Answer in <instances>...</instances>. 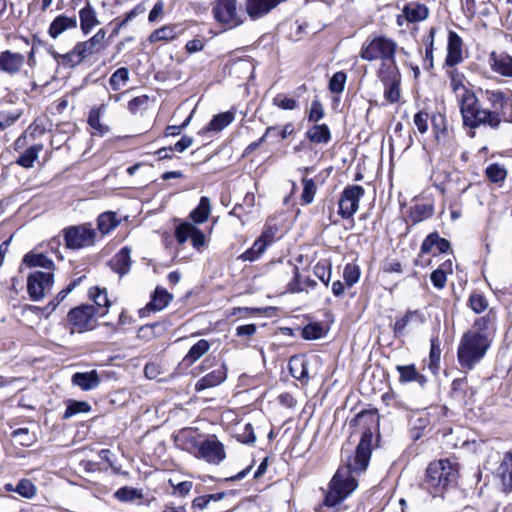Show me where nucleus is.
I'll return each mask as SVG.
<instances>
[{"label": "nucleus", "instance_id": "1", "mask_svg": "<svg viewBox=\"0 0 512 512\" xmlns=\"http://www.w3.org/2000/svg\"><path fill=\"white\" fill-rule=\"evenodd\" d=\"M373 434L366 430L360 439L353 456L347 458L346 465L340 467L330 482L325 504L333 507L343 501L358 486L354 475L364 472L371 457Z\"/></svg>", "mask_w": 512, "mask_h": 512}, {"label": "nucleus", "instance_id": "2", "mask_svg": "<svg viewBox=\"0 0 512 512\" xmlns=\"http://www.w3.org/2000/svg\"><path fill=\"white\" fill-rule=\"evenodd\" d=\"M494 332V323L490 318L480 317L463 334L457 352L462 368L471 370L485 357L493 341Z\"/></svg>", "mask_w": 512, "mask_h": 512}, {"label": "nucleus", "instance_id": "3", "mask_svg": "<svg viewBox=\"0 0 512 512\" xmlns=\"http://www.w3.org/2000/svg\"><path fill=\"white\" fill-rule=\"evenodd\" d=\"M485 95L491 109L482 108L476 97L477 118L473 123L463 121V125L471 129L482 125L497 129L502 122L512 123V99L499 90H486Z\"/></svg>", "mask_w": 512, "mask_h": 512}, {"label": "nucleus", "instance_id": "4", "mask_svg": "<svg viewBox=\"0 0 512 512\" xmlns=\"http://www.w3.org/2000/svg\"><path fill=\"white\" fill-rule=\"evenodd\" d=\"M446 74L449 78L450 88L458 99L462 120L468 123L475 122L477 118V111L475 110L476 95L465 86V76L455 67H448Z\"/></svg>", "mask_w": 512, "mask_h": 512}, {"label": "nucleus", "instance_id": "5", "mask_svg": "<svg viewBox=\"0 0 512 512\" xmlns=\"http://www.w3.org/2000/svg\"><path fill=\"white\" fill-rule=\"evenodd\" d=\"M105 39L106 31L101 28L88 40L78 42L70 52L66 54L54 53V57L61 60L62 64L74 67L93 54L103 51L107 47Z\"/></svg>", "mask_w": 512, "mask_h": 512}, {"label": "nucleus", "instance_id": "6", "mask_svg": "<svg viewBox=\"0 0 512 512\" xmlns=\"http://www.w3.org/2000/svg\"><path fill=\"white\" fill-rule=\"evenodd\" d=\"M455 476L452 463L448 459H440L428 465L424 485L433 496H437L447 489Z\"/></svg>", "mask_w": 512, "mask_h": 512}, {"label": "nucleus", "instance_id": "7", "mask_svg": "<svg viewBox=\"0 0 512 512\" xmlns=\"http://www.w3.org/2000/svg\"><path fill=\"white\" fill-rule=\"evenodd\" d=\"M397 48L393 39L377 36L362 46L360 56L366 61H385L395 57Z\"/></svg>", "mask_w": 512, "mask_h": 512}, {"label": "nucleus", "instance_id": "8", "mask_svg": "<svg viewBox=\"0 0 512 512\" xmlns=\"http://www.w3.org/2000/svg\"><path fill=\"white\" fill-rule=\"evenodd\" d=\"M104 315L105 311H97L94 305L83 304L69 311L67 321L71 332L82 333L92 330L96 325V317Z\"/></svg>", "mask_w": 512, "mask_h": 512}, {"label": "nucleus", "instance_id": "9", "mask_svg": "<svg viewBox=\"0 0 512 512\" xmlns=\"http://www.w3.org/2000/svg\"><path fill=\"white\" fill-rule=\"evenodd\" d=\"M54 284L53 272L34 271L27 279V292L33 301H40L51 290Z\"/></svg>", "mask_w": 512, "mask_h": 512}, {"label": "nucleus", "instance_id": "10", "mask_svg": "<svg viewBox=\"0 0 512 512\" xmlns=\"http://www.w3.org/2000/svg\"><path fill=\"white\" fill-rule=\"evenodd\" d=\"M215 19L230 28L242 23L241 12L237 7L236 0H217L213 7Z\"/></svg>", "mask_w": 512, "mask_h": 512}, {"label": "nucleus", "instance_id": "11", "mask_svg": "<svg viewBox=\"0 0 512 512\" xmlns=\"http://www.w3.org/2000/svg\"><path fill=\"white\" fill-rule=\"evenodd\" d=\"M96 231L90 225L71 227L65 232L68 248L80 249L94 244Z\"/></svg>", "mask_w": 512, "mask_h": 512}, {"label": "nucleus", "instance_id": "12", "mask_svg": "<svg viewBox=\"0 0 512 512\" xmlns=\"http://www.w3.org/2000/svg\"><path fill=\"white\" fill-rule=\"evenodd\" d=\"M363 195L364 189L360 185H352L344 189L339 199V214L342 218H351L357 212Z\"/></svg>", "mask_w": 512, "mask_h": 512}, {"label": "nucleus", "instance_id": "13", "mask_svg": "<svg viewBox=\"0 0 512 512\" xmlns=\"http://www.w3.org/2000/svg\"><path fill=\"white\" fill-rule=\"evenodd\" d=\"M195 456L210 464L217 465L225 459L226 454L223 444L213 437L199 444Z\"/></svg>", "mask_w": 512, "mask_h": 512}, {"label": "nucleus", "instance_id": "14", "mask_svg": "<svg viewBox=\"0 0 512 512\" xmlns=\"http://www.w3.org/2000/svg\"><path fill=\"white\" fill-rule=\"evenodd\" d=\"M175 235L180 244L185 243L190 238L193 247L196 249H200L206 244V237L203 232L188 222L181 223L176 228Z\"/></svg>", "mask_w": 512, "mask_h": 512}, {"label": "nucleus", "instance_id": "15", "mask_svg": "<svg viewBox=\"0 0 512 512\" xmlns=\"http://www.w3.org/2000/svg\"><path fill=\"white\" fill-rule=\"evenodd\" d=\"M424 322L425 317L420 311H407L403 317L396 319L393 330L397 337L404 336L407 330H415Z\"/></svg>", "mask_w": 512, "mask_h": 512}, {"label": "nucleus", "instance_id": "16", "mask_svg": "<svg viewBox=\"0 0 512 512\" xmlns=\"http://www.w3.org/2000/svg\"><path fill=\"white\" fill-rule=\"evenodd\" d=\"M428 17V8L424 4L411 2L404 6L402 13L397 16V24L402 27L406 23L425 20Z\"/></svg>", "mask_w": 512, "mask_h": 512}, {"label": "nucleus", "instance_id": "17", "mask_svg": "<svg viewBox=\"0 0 512 512\" xmlns=\"http://www.w3.org/2000/svg\"><path fill=\"white\" fill-rule=\"evenodd\" d=\"M275 233L271 228L265 229L260 237L254 242L253 246L245 251L240 259L243 261H254L258 259L266 250V248L273 242Z\"/></svg>", "mask_w": 512, "mask_h": 512}, {"label": "nucleus", "instance_id": "18", "mask_svg": "<svg viewBox=\"0 0 512 512\" xmlns=\"http://www.w3.org/2000/svg\"><path fill=\"white\" fill-rule=\"evenodd\" d=\"M25 63L23 54L5 50L0 53V71L8 75L18 74Z\"/></svg>", "mask_w": 512, "mask_h": 512}, {"label": "nucleus", "instance_id": "19", "mask_svg": "<svg viewBox=\"0 0 512 512\" xmlns=\"http://www.w3.org/2000/svg\"><path fill=\"white\" fill-rule=\"evenodd\" d=\"M463 42L457 33L450 31L448 35L447 56L445 66L455 67L463 61Z\"/></svg>", "mask_w": 512, "mask_h": 512}, {"label": "nucleus", "instance_id": "20", "mask_svg": "<svg viewBox=\"0 0 512 512\" xmlns=\"http://www.w3.org/2000/svg\"><path fill=\"white\" fill-rule=\"evenodd\" d=\"M490 65L494 72L504 76L512 77V57L506 53L492 52Z\"/></svg>", "mask_w": 512, "mask_h": 512}, {"label": "nucleus", "instance_id": "21", "mask_svg": "<svg viewBox=\"0 0 512 512\" xmlns=\"http://www.w3.org/2000/svg\"><path fill=\"white\" fill-rule=\"evenodd\" d=\"M505 492L512 491V452H507L496 471Z\"/></svg>", "mask_w": 512, "mask_h": 512}, {"label": "nucleus", "instance_id": "22", "mask_svg": "<svg viewBox=\"0 0 512 512\" xmlns=\"http://www.w3.org/2000/svg\"><path fill=\"white\" fill-rule=\"evenodd\" d=\"M77 27L76 17H68L66 15L57 16L49 26L48 34L51 38L56 39L67 30Z\"/></svg>", "mask_w": 512, "mask_h": 512}, {"label": "nucleus", "instance_id": "23", "mask_svg": "<svg viewBox=\"0 0 512 512\" xmlns=\"http://www.w3.org/2000/svg\"><path fill=\"white\" fill-rule=\"evenodd\" d=\"M79 19L80 28L84 35L89 34L93 28L100 24L97 12L90 3H87L82 9H80Z\"/></svg>", "mask_w": 512, "mask_h": 512}, {"label": "nucleus", "instance_id": "24", "mask_svg": "<svg viewBox=\"0 0 512 512\" xmlns=\"http://www.w3.org/2000/svg\"><path fill=\"white\" fill-rule=\"evenodd\" d=\"M72 383L84 391L95 389L100 384L99 375L96 370L88 372H77L72 376Z\"/></svg>", "mask_w": 512, "mask_h": 512}, {"label": "nucleus", "instance_id": "25", "mask_svg": "<svg viewBox=\"0 0 512 512\" xmlns=\"http://www.w3.org/2000/svg\"><path fill=\"white\" fill-rule=\"evenodd\" d=\"M227 377V372L224 366H221L212 372L208 373L204 377L200 378L195 388L197 391H201L207 388L215 387L221 384Z\"/></svg>", "mask_w": 512, "mask_h": 512}, {"label": "nucleus", "instance_id": "26", "mask_svg": "<svg viewBox=\"0 0 512 512\" xmlns=\"http://www.w3.org/2000/svg\"><path fill=\"white\" fill-rule=\"evenodd\" d=\"M283 0H247V13L252 18L260 17L275 8Z\"/></svg>", "mask_w": 512, "mask_h": 512}, {"label": "nucleus", "instance_id": "27", "mask_svg": "<svg viewBox=\"0 0 512 512\" xmlns=\"http://www.w3.org/2000/svg\"><path fill=\"white\" fill-rule=\"evenodd\" d=\"M130 254L131 250L128 247H123L111 260L112 269L120 275L128 273L131 265Z\"/></svg>", "mask_w": 512, "mask_h": 512}, {"label": "nucleus", "instance_id": "28", "mask_svg": "<svg viewBox=\"0 0 512 512\" xmlns=\"http://www.w3.org/2000/svg\"><path fill=\"white\" fill-rule=\"evenodd\" d=\"M173 296L164 288L157 287L151 301L146 305L148 311H161L172 300Z\"/></svg>", "mask_w": 512, "mask_h": 512}, {"label": "nucleus", "instance_id": "29", "mask_svg": "<svg viewBox=\"0 0 512 512\" xmlns=\"http://www.w3.org/2000/svg\"><path fill=\"white\" fill-rule=\"evenodd\" d=\"M378 76L384 83L400 81V73L395 62V57L390 58L389 60L381 61V65L378 70Z\"/></svg>", "mask_w": 512, "mask_h": 512}, {"label": "nucleus", "instance_id": "30", "mask_svg": "<svg viewBox=\"0 0 512 512\" xmlns=\"http://www.w3.org/2000/svg\"><path fill=\"white\" fill-rule=\"evenodd\" d=\"M182 33V29L179 25H165L159 29H156L149 37L150 42L158 41H171L177 38Z\"/></svg>", "mask_w": 512, "mask_h": 512}, {"label": "nucleus", "instance_id": "31", "mask_svg": "<svg viewBox=\"0 0 512 512\" xmlns=\"http://www.w3.org/2000/svg\"><path fill=\"white\" fill-rule=\"evenodd\" d=\"M210 346L211 345L207 340L200 339L189 349L183 358V363L187 366H191L209 351Z\"/></svg>", "mask_w": 512, "mask_h": 512}, {"label": "nucleus", "instance_id": "32", "mask_svg": "<svg viewBox=\"0 0 512 512\" xmlns=\"http://www.w3.org/2000/svg\"><path fill=\"white\" fill-rule=\"evenodd\" d=\"M106 112V106L101 104L97 108H93L89 112L88 124L98 135H105L109 131V127L100 122L101 116Z\"/></svg>", "mask_w": 512, "mask_h": 512}, {"label": "nucleus", "instance_id": "33", "mask_svg": "<svg viewBox=\"0 0 512 512\" xmlns=\"http://www.w3.org/2000/svg\"><path fill=\"white\" fill-rule=\"evenodd\" d=\"M235 119V114L232 111H226L220 113L212 118L209 124L203 129V132H220L228 125H230Z\"/></svg>", "mask_w": 512, "mask_h": 512}, {"label": "nucleus", "instance_id": "34", "mask_svg": "<svg viewBox=\"0 0 512 512\" xmlns=\"http://www.w3.org/2000/svg\"><path fill=\"white\" fill-rule=\"evenodd\" d=\"M433 247L441 253H445L450 249V243L444 238H440L437 233L429 234L421 245L422 253H429Z\"/></svg>", "mask_w": 512, "mask_h": 512}, {"label": "nucleus", "instance_id": "35", "mask_svg": "<svg viewBox=\"0 0 512 512\" xmlns=\"http://www.w3.org/2000/svg\"><path fill=\"white\" fill-rule=\"evenodd\" d=\"M23 263L28 267H41L46 269V272L54 270V263L51 259L42 253H28L23 258Z\"/></svg>", "mask_w": 512, "mask_h": 512}, {"label": "nucleus", "instance_id": "36", "mask_svg": "<svg viewBox=\"0 0 512 512\" xmlns=\"http://www.w3.org/2000/svg\"><path fill=\"white\" fill-rule=\"evenodd\" d=\"M211 212L210 200L208 197H201L198 206L191 211L190 218L194 223H204Z\"/></svg>", "mask_w": 512, "mask_h": 512}, {"label": "nucleus", "instance_id": "37", "mask_svg": "<svg viewBox=\"0 0 512 512\" xmlns=\"http://www.w3.org/2000/svg\"><path fill=\"white\" fill-rule=\"evenodd\" d=\"M307 138L313 143H328L331 133L326 124H316L307 131Z\"/></svg>", "mask_w": 512, "mask_h": 512}, {"label": "nucleus", "instance_id": "38", "mask_svg": "<svg viewBox=\"0 0 512 512\" xmlns=\"http://www.w3.org/2000/svg\"><path fill=\"white\" fill-rule=\"evenodd\" d=\"M98 230L102 234H108L115 229L120 221L117 219V215L114 212L108 211L99 215L98 217Z\"/></svg>", "mask_w": 512, "mask_h": 512}, {"label": "nucleus", "instance_id": "39", "mask_svg": "<svg viewBox=\"0 0 512 512\" xmlns=\"http://www.w3.org/2000/svg\"><path fill=\"white\" fill-rule=\"evenodd\" d=\"M89 296L93 300V305L97 311H105V313L107 312V308L109 307L110 302L107 296V291L105 289L93 287L89 290Z\"/></svg>", "mask_w": 512, "mask_h": 512}, {"label": "nucleus", "instance_id": "40", "mask_svg": "<svg viewBox=\"0 0 512 512\" xmlns=\"http://www.w3.org/2000/svg\"><path fill=\"white\" fill-rule=\"evenodd\" d=\"M485 174L491 182L502 183L507 177V170L503 165L493 163L486 168Z\"/></svg>", "mask_w": 512, "mask_h": 512}, {"label": "nucleus", "instance_id": "41", "mask_svg": "<svg viewBox=\"0 0 512 512\" xmlns=\"http://www.w3.org/2000/svg\"><path fill=\"white\" fill-rule=\"evenodd\" d=\"M291 375L298 380L308 379L307 364L300 358H292L289 363Z\"/></svg>", "mask_w": 512, "mask_h": 512}, {"label": "nucleus", "instance_id": "42", "mask_svg": "<svg viewBox=\"0 0 512 512\" xmlns=\"http://www.w3.org/2000/svg\"><path fill=\"white\" fill-rule=\"evenodd\" d=\"M129 80V71L125 67L117 69L110 77L109 84L113 91H118Z\"/></svg>", "mask_w": 512, "mask_h": 512}, {"label": "nucleus", "instance_id": "43", "mask_svg": "<svg viewBox=\"0 0 512 512\" xmlns=\"http://www.w3.org/2000/svg\"><path fill=\"white\" fill-rule=\"evenodd\" d=\"M397 371L400 374V381L401 382H411V381H419L421 382L423 380V376L420 375L414 365H406L401 366L398 365L396 367Z\"/></svg>", "mask_w": 512, "mask_h": 512}, {"label": "nucleus", "instance_id": "44", "mask_svg": "<svg viewBox=\"0 0 512 512\" xmlns=\"http://www.w3.org/2000/svg\"><path fill=\"white\" fill-rule=\"evenodd\" d=\"M91 410V406L86 401H72L67 406L64 419H69L78 413H88Z\"/></svg>", "mask_w": 512, "mask_h": 512}, {"label": "nucleus", "instance_id": "45", "mask_svg": "<svg viewBox=\"0 0 512 512\" xmlns=\"http://www.w3.org/2000/svg\"><path fill=\"white\" fill-rule=\"evenodd\" d=\"M360 268L358 265L354 263H348L344 267L343 271V278L345 280V283L348 287H352L354 284H356L360 278Z\"/></svg>", "mask_w": 512, "mask_h": 512}, {"label": "nucleus", "instance_id": "46", "mask_svg": "<svg viewBox=\"0 0 512 512\" xmlns=\"http://www.w3.org/2000/svg\"><path fill=\"white\" fill-rule=\"evenodd\" d=\"M41 147L32 146L28 148L17 160V163L23 167L30 168L33 166Z\"/></svg>", "mask_w": 512, "mask_h": 512}, {"label": "nucleus", "instance_id": "47", "mask_svg": "<svg viewBox=\"0 0 512 512\" xmlns=\"http://www.w3.org/2000/svg\"><path fill=\"white\" fill-rule=\"evenodd\" d=\"M324 334V328L319 323H309L302 330V337L306 340L320 339Z\"/></svg>", "mask_w": 512, "mask_h": 512}, {"label": "nucleus", "instance_id": "48", "mask_svg": "<svg viewBox=\"0 0 512 512\" xmlns=\"http://www.w3.org/2000/svg\"><path fill=\"white\" fill-rule=\"evenodd\" d=\"M432 125L433 131L435 134V139L438 143L444 141V136L447 132L445 117L441 114L433 115L432 117Z\"/></svg>", "mask_w": 512, "mask_h": 512}, {"label": "nucleus", "instance_id": "49", "mask_svg": "<svg viewBox=\"0 0 512 512\" xmlns=\"http://www.w3.org/2000/svg\"><path fill=\"white\" fill-rule=\"evenodd\" d=\"M15 491L24 498H32L36 494V486L29 479H22L17 484Z\"/></svg>", "mask_w": 512, "mask_h": 512}, {"label": "nucleus", "instance_id": "50", "mask_svg": "<svg viewBox=\"0 0 512 512\" xmlns=\"http://www.w3.org/2000/svg\"><path fill=\"white\" fill-rule=\"evenodd\" d=\"M303 192L301 195V199L305 204H310L314 200V196L316 193V185L312 179L303 178Z\"/></svg>", "mask_w": 512, "mask_h": 512}, {"label": "nucleus", "instance_id": "51", "mask_svg": "<svg viewBox=\"0 0 512 512\" xmlns=\"http://www.w3.org/2000/svg\"><path fill=\"white\" fill-rule=\"evenodd\" d=\"M346 74L342 71L336 72L329 81V89L332 93H341L344 90Z\"/></svg>", "mask_w": 512, "mask_h": 512}, {"label": "nucleus", "instance_id": "52", "mask_svg": "<svg viewBox=\"0 0 512 512\" xmlns=\"http://www.w3.org/2000/svg\"><path fill=\"white\" fill-rule=\"evenodd\" d=\"M115 497L120 501L128 502L136 498H140L141 494L137 489L130 487H122L115 492Z\"/></svg>", "mask_w": 512, "mask_h": 512}, {"label": "nucleus", "instance_id": "53", "mask_svg": "<svg viewBox=\"0 0 512 512\" xmlns=\"http://www.w3.org/2000/svg\"><path fill=\"white\" fill-rule=\"evenodd\" d=\"M387 88L385 90V98L390 103H395L400 98V89L399 84L400 81H391V82H385Z\"/></svg>", "mask_w": 512, "mask_h": 512}, {"label": "nucleus", "instance_id": "54", "mask_svg": "<svg viewBox=\"0 0 512 512\" xmlns=\"http://www.w3.org/2000/svg\"><path fill=\"white\" fill-rule=\"evenodd\" d=\"M273 104L284 110H293L297 107V102L283 94H278L273 99Z\"/></svg>", "mask_w": 512, "mask_h": 512}, {"label": "nucleus", "instance_id": "55", "mask_svg": "<svg viewBox=\"0 0 512 512\" xmlns=\"http://www.w3.org/2000/svg\"><path fill=\"white\" fill-rule=\"evenodd\" d=\"M431 282L437 289H443L447 281V272L443 268H438L431 273Z\"/></svg>", "mask_w": 512, "mask_h": 512}, {"label": "nucleus", "instance_id": "56", "mask_svg": "<svg viewBox=\"0 0 512 512\" xmlns=\"http://www.w3.org/2000/svg\"><path fill=\"white\" fill-rule=\"evenodd\" d=\"M469 302H470V307L476 313H481L484 310H486L488 307V302H487L486 298L480 294L471 295Z\"/></svg>", "mask_w": 512, "mask_h": 512}, {"label": "nucleus", "instance_id": "57", "mask_svg": "<svg viewBox=\"0 0 512 512\" xmlns=\"http://www.w3.org/2000/svg\"><path fill=\"white\" fill-rule=\"evenodd\" d=\"M324 117V108L319 100L311 103L308 119L312 122H318Z\"/></svg>", "mask_w": 512, "mask_h": 512}, {"label": "nucleus", "instance_id": "58", "mask_svg": "<svg viewBox=\"0 0 512 512\" xmlns=\"http://www.w3.org/2000/svg\"><path fill=\"white\" fill-rule=\"evenodd\" d=\"M429 115L426 112L420 111L414 115V124L418 131L422 134L428 131Z\"/></svg>", "mask_w": 512, "mask_h": 512}, {"label": "nucleus", "instance_id": "59", "mask_svg": "<svg viewBox=\"0 0 512 512\" xmlns=\"http://www.w3.org/2000/svg\"><path fill=\"white\" fill-rule=\"evenodd\" d=\"M12 435L21 445L29 446L33 442V437L29 435L28 428H19Z\"/></svg>", "mask_w": 512, "mask_h": 512}, {"label": "nucleus", "instance_id": "60", "mask_svg": "<svg viewBox=\"0 0 512 512\" xmlns=\"http://www.w3.org/2000/svg\"><path fill=\"white\" fill-rule=\"evenodd\" d=\"M315 275L326 285L328 286L330 277H331V269L325 264H317L315 266Z\"/></svg>", "mask_w": 512, "mask_h": 512}, {"label": "nucleus", "instance_id": "61", "mask_svg": "<svg viewBox=\"0 0 512 512\" xmlns=\"http://www.w3.org/2000/svg\"><path fill=\"white\" fill-rule=\"evenodd\" d=\"M20 117L19 113H0V129L12 126Z\"/></svg>", "mask_w": 512, "mask_h": 512}, {"label": "nucleus", "instance_id": "62", "mask_svg": "<svg viewBox=\"0 0 512 512\" xmlns=\"http://www.w3.org/2000/svg\"><path fill=\"white\" fill-rule=\"evenodd\" d=\"M164 14V3L162 1H157L152 10L149 13V21L154 22L160 19Z\"/></svg>", "mask_w": 512, "mask_h": 512}, {"label": "nucleus", "instance_id": "63", "mask_svg": "<svg viewBox=\"0 0 512 512\" xmlns=\"http://www.w3.org/2000/svg\"><path fill=\"white\" fill-rule=\"evenodd\" d=\"M192 144L193 138L185 135L178 142H176L174 147L170 148V150H174L181 153L188 149Z\"/></svg>", "mask_w": 512, "mask_h": 512}, {"label": "nucleus", "instance_id": "64", "mask_svg": "<svg viewBox=\"0 0 512 512\" xmlns=\"http://www.w3.org/2000/svg\"><path fill=\"white\" fill-rule=\"evenodd\" d=\"M76 285L77 281H74L71 284H69L65 289L61 290L56 297V302L53 301L50 303V305H52V308L54 309L60 302H62L67 297V295L75 288Z\"/></svg>", "mask_w": 512, "mask_h": 512}]
</instances>
